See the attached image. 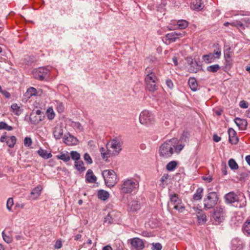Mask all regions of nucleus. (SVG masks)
<instances>
[{
    "label": "nucleus",
    "mask_w": 250,
    "mask_h": 250,
    "mask_svg": "<svg viewBox=\"0 0 250 250\" xmlns=\"http://www.w3.org/2000/svg\"><path fill=\"white\" fill-rule=\"evenodd\" d=\"M176 138H172L162 144L159 149L160 157L163 158L170 157L174 152V147L178 143Z\"/></svg>",
    "instance_id": "nucleus-1"
},
{
    "label": "nucleus",
    "mask_w": 250,
    "mask_h": 250,
    "mask_svg": "<svg viewBox=\"0 0 250 250\" xmlns=\"http://www.w3.org/2000/svg\"><path fill=\"white\" fill-rule=\"evenodd\" d=\"M138 187L139 184L136 180L132 179H127L123 182L121 190L124 193H130L136 191Z\"/></svg>",
    "instance_id": "nucleus-2"
},
{
    "label": "nucleus",
    "mask_w": 250,
    "mask_h": 250,
    "mask_svg": "<svg viewBox=\"0 0 250 250\" xmlns=\"http://www.w3.org/2000/svg\"><path fill=\"white\" fill-rule=\"evenodd\" d=\"M102 175L105 185L109 187H113L117 182V175L113 170H105L103 171Z\"/></svg>",
    "instance_id": "nucleus-3"
},
{
    "label": "nucleus",
    "mask_w": 250,
    "mask_h": 250,
    "mask_svg": "<svg viewBox=\"0 0 250 250\" xmlns=\"http://www.w3.org/2000/svg\"><path fill=\"white\" fill-rule=\"evenodd\" d=\"M218 197L215 192L208 193L207 198L204 200V209H208L213 208L217 203Z\"/></svg>",
    "instance_id": "nucleus-4"
},
{
    "label": "nucleus",
    "mask_w": 250,
    "mask_h": 250,
    "mask_svg": "<svg viewBox=\"0 0 250 250\" xmlns=\"http://www.w3.org/2000/svg\"><path fill=\"white\" fill-rule=\"evenodd\" d=\"M153 114L148 110H144L142 111L139 116V122L142 125H148L154 122Z\"/></svg>",
    "instance_id": "nucleus-5"
},
{
    "label": "nucleus",
    "mask_w": 250,
    "mask_h": 250,
    "mask_svg": "<svg viewBox=\"0 0 250 250\" xmlns=\"http://www.w3.org/2000/svg\"><path fill=\"white\" fill-rule=\"evenodd\" d=\"M122 143L118 140H113L107 144V148L111 155H117L122 150Z\"/></svg>",
    "instance_id": "nucleus-6"
},
{
    "label": "nucleus",
    "mask_w": 250,
    "mask_h": 250,
    "mask_svg": "<svg viewBox=\"0 0 250 250\" xmlns=\"http://www.w3.org/2000/svg\"><path fill=\"white\" fill-rule=\"evenodd\" d=\"M224 210L221 208H216L211 220L213 221V223L215 225H218L224 220Z\"/></svg>",
    "instance_id": "nucleus-7"
},
{
    "label": "nucleus",
    "mask_w": 250,
    "mask_h": 250,
    "mask_svg": "<svg viewBox=\"0 0 250 250\" xmlns=\"http://www.w3.org/2000/svg\"><path fill=\"white\" fill-rule=\"evenodd\" d=\"M49 69L46 67H40L33 72L34 77L39 80L43 81L48 76Z\"/></svg>",
    "instance_id": "nucleus-8"
},
{
    "label": "nucleus",
    "mask_w": 250,
    "mask_h": 250,
    "mask_svg": "<svg viewBox=\"0 0 250 250\" xmlns=\"http://www.w3.org/2000/svg\"><path fill=\"white\" fill-rule=\"evenodd\" d=\"M146 76L145 77V83L157 82L158 79L154 72L149 67H147L145 70Z\"/></svg>",
    "instance_id": "nucleus-9"
},
{
    "label": "nucleus",
    "mask_w": 250,
    "mask_h": 250,
    "mask_svg": "<svg viewBox=\"0 0 250 250\" xmlns=\"http://www.w3.org/2000/svg\"><path fill=\"white\" fill-rule=\"evenodd\" d=\"M130 244L136 250H141L145 247L143 240L137 237L131 239Z\"/></svg>",
    "instance_id": "nucleus-10"
},
{
    "label": "nucleus",
    "mask_w": 250,
    "mask_h": 250,
    "mask_svg": "<svg viewBox=\"0 0 250 250\" xmlns=\"http://www.w3.org/2000/svg\"><path fill=\"white\" fill-rule=\"evenodd\" d=\"M78 140L69 133L65 136L64 143L68 146L76 145L78 143Z\"/></svg>",
    "instance_id": "nucleus-11"
},
{
    "label": "nucleus",
    "mask_w": 250,
    "mask_h": 250,
    "mask_svg": "<svg viewBox=\"0 0 250 250\" xmlns=\"http://www.w3.org/2000/svg\"><path fill=\"white\" fill-rule=\"evenodd\" d=\"M86 182L89 183H94L97 180V177L94 175L91 169H88L85 175Z\"/></svg>",
    "instance_id": "nucleus-12"
},
{
    "label": "nucleus",
    "mask_w": 250,
    "mask_h": 250,
    "mask_svg": "<svg viewBox=\"0 0 250 250\" xmlns=\"http://www.w3.org/2000/svg\"><path fill=\"white\" fill-rule=\"evenodd\" d=\"M42 188L41 186H38L35 188L31 192V197L32 199L36 200L41 195Z\"/></svg>",
    "instance_id": "nucleus-13"
},
{
    "label": "nucleus",
    "mask_w": 250,
    "mask_h": 250,
    "mask_svg": "<svg viewBox=\"0 0 250 250\" xmlns=\"http://www.w3.org/2000/svg\"><path fill=\"white\" fill-rule=\"evenodd\" d=\"M235 124L239 127L240 130L245 129L247 122L245 120H242L238 118H235Z\"/></svg>",
    "instance_id": "nucleus-14"
},
{
    "label": "nucleus",
    "mask_w": 250,
    "mask_h": 250,
    "mask_svg": "<svg viewBox=\"0 0 250 250\" xmlns=\"http://www.w3.org/2000/svg\"><path fill=\"white\" fill-rule=\"evenodd\" d=\"M54 136L56 139H60L63 135V129L61 126H56L53 131Z\"/></svg>",
    "instance_id": "nucleus-15"
},
{
    "label": "nucleus",
    "mask_w": 250,
    "mask_h": 250,
    "mask_svg": "<svg viewBox=\"0 0 250 250\" xmlns=\"http://www.w3.org/2000/svg\"><path fill=\"white\" fill-rule=\"evenodd\" d=\"M226 203L228 204H232L234 203V192H230L226 194L225 196Z\"/></svg>",
    "instance_id": "nucleus-16"
},
{
    "label": "nucleus",
    "mask_w": 250,
    "mask_h": 250,
    "mask_svg": "<svg viewBox=\"0 0 250 250\" xmlns=\"http://www.w3.org/2000/svg\"><path fill=\"white\" fill-rule=\"evenodd\" d=\"M204 4L202 0H194L192 3V8L200 10L204 8Z\"/></svg>",
    "instance_id": "nucleus-17"
},
{
    "label": "nucleus",
    "mask_w": 250,
    "mask_h": 250,
    "mask_svg": "<svg viewBox=\"0 0 250 250\" xmlns=\"http://www.w3.org/2000/svg\"><path fill=\"white\" fill-rule=\"evenodd\" d=\"M116 212L114 211H111L109 212L104 218V222L105 223L108 224L113 223L115 220L114 216H115Z\"/></svg>",
    "instance_id": "nucleus-18"
},
{
    "label": "nucleus",
    "mask_w": 250,
    "mask_h": 250,
    "mask_svg": "<svg viewBox=\"0 0 250 250\" xmlns=\"http://www.w3.org/2000/svg\"><path fill=\"white\" fill-rule=\"evenodd\" d=\"M203 188H198L195 193L193 195V199L194 200L197 201L200 200L203 197Z\"/></svg>",
    "instance_id": "nucleus-19"
},
{
    "label": "nucleus",
    "mask_w": 250,
    "mask_h": 250,
    "mask_svg": "<svg viewBox=\"0 0 250 250\" xmlns=\"http://www.w3.org/2000/svg\"><path fill=\"white\" fill-rule=\"evenodd\" d=\"M37 153L41 157L46 159L51 158L52 156L51 153H48L46 150L42 148H40Z\"/></svg>",
    "instance_id": "nucleus-20"
},
{
    "label": "nucleus",
    "mask_w": 250,
    "mask_h": 250,
    "mask_svg": "<svg viewBox=\"0 0 250 250\" xmlns=\"http://www.w3.org/2000/svg\"><path fill=\"white\" fill-rule=\"evenodd\" d=\"M215 59H216V58L211 53L203 56V60L208 63L213 62Z\"/></svg>",
    "instance_id": "nucleus-21"
},
{
    "label": "nucleus",
    "mask_w": 250,
    "mask_h": 250,
    "mask_svg": "<svg viewBox=\"0 0 250 250\" xmlns=\"http://www.w3.org/2000/svg\"><path fill=\"white\" fill-rule=\"evenodd\" d=\"M157 82H154L146 83V88L150 92H154L156 91L158 88Z\"/></svg>",
    "instance_id": "nucleus-22"
},
{
    "label": "nucleus",
    "mask_w": 250,
    "mask_h": 250,
    "mask_svg": "<svg viewBox=\"0 0 250 250\" xmlns=\"http://www.w3.org/2000/svg\"><path fill=\"white\" fill-rule=\"evenodd\" d=\"M188 84L192 91H195L197 90L198 84L195 78H190L188 80Z\"/></svg>",
    "instance_id": "nucleus-23"
},
{
    "label": "nucleus",
    "mask_w": 250,
    "mask_h": 250,
    "mask_svg": "<svg viewBox=\"0 0 250 250\" xmlns=\"http://www.w3.org/2000/svg\"><path fill=\"white\" fill-rule=\"evenodd\" d=\"M98 196L101 200L105 201L109 198V193L104 190H100L98 192Z\"/></svg>",
    "instance_id": "nucleus-24"
},
{
    "label": "nucleus",
    "mask_w": 250,
    "mask_h": 250,
    "mask_svg": "<svg viewBox=\"0 0 250 250\" xmlns=\"http://www.w3.org/2000/svg\"><path fill=\"white\" fill-rule=\"evenodd\" d=\"M37 94V92L36 89L33 87H31L27 90L25 94V96L27 98L29 99L32 96H36Z\"/></svg>",
    "instance_id": "nucleus-25"
},
{
    "label": "nucleus",
    "mask_w": 250,
    "mask_h": 250,
    "mask_svg": "<svg viewBox=\"0 0 250 250\" xmlns=\"http://www.w3.org/2000/svg\"><path fill=\"white\" fill-rule=\"evenodd\" d=\"M17 139L15 136H12L9 137H7L6 143L8 146L10 148H13L16 143Z\"/></svg>",
    "instance_id": "nucleus-26"
},
{
    "label": "nucleus",
    "mask_w": 250,
    "mask_h": 250,
    "mask_svg": "<svg viewBox=\"0 0 250 250\" xmlns=\"http://www.w3.org/2000/svg\"><path fill=\"white\" fill-rule=\"evenodd\" d=\"M100 151L102 158L105 160L106 161H107V158L111 156L110 151L108 150V148H107V150H106L104 148L101 147Z\"/></svg>",
    "instance_id": "nucleus-27"
},
{
    "label": "nucleus",
    "mask_w": 250,
    "mask_h": 250,
    "mask_svg": "<svg viewBox=\"0 0 250 250\" xmlns=\"http://www.w3.org/2000/svg\"><path fill=\"white\" fill-rule=\"evenodd\" d=\"M244 247V242L242 240L235 238V250H243Z\"/></svg>",
    "instance_id": "nucleus-28"
},
{
    "label": "nucleus",
    "mask_w": 250,
    "mask_h": 250,
    "mask_svg": "<svg viewBox=\"0 0 250 250\" xmlns=\"http://www.w3.org/2000/svg\"><path fill=\"white\" fill-rule=\"evenodd\" d=\"M243 230L244 233L250 235V219H248L244 224Z\"/></svg>",
    "instance_id": "nucleus-29"
},
{
    "label": "nucleus",
    "mask_w": 250,
    "mask_h": 250,
    "mask_svg": "<svg viewBox=\"0 0 250 250\" xmlns=\"http://www.w3.org/2000/svg\"><path fill=\"white\" fill-rule=\"evenodd\" d=\"M75 167L78 171L81 172H83L85 170L83 162L80 160L75 161Z\"/></svg>",
    "instance_id": "nucleus-30"
},
{
    "label": "nucleus",
    "mask_w": 250,
    "mask_h": 250,
    "mask_svg": "<svg viewBox=\"0 0 250 250\" xmlns=\"http://www.w3.org/2000/svg\"><path fill=\"white\" fill-rule=\"evenodd\" d=\"M57 157L58 159L62 160L65 162H68L70 159V156L67 152L65 153L62 152L60 155H57Z\"/></svg>",
    "instance_id": "nucleus-31"
},
{
    "label": "nucleus",
    "mask_w": 250,
    "mask_h": 250,
    "mask_svg": "<svg viewBox=\"0 0 250 250\" xmlns=\"http://www.w3.org/2000/svg\"><path fill=\"white\" fill-rule=\"evenodd\" d=\"M130 208L133 211H136L140 209V205L139 204L137 201H132L129 205Z\"/></svg>",
    "instance_id": "nucleus-32"
},
{
    "label": "nucleus",
    "mask_w": 250,
    "mask_h": 250,
    "mask_svg": "<svg viewBox=\"0 0 250 250\" xmlns=\"http://www.w3.org/2000/svg\"><path fill=\"white\" fill-rule=\"evenodd\" d=\"M220 66L216 64L207 67V70L210 72L214 73L217 72L219 69H220Z\"/></svg>",
    "instance_id": "nucleus-33"
},
{
    "label": "nucleus",
    "mask_w": 250,
    "mask_h": 250,
    "mask_svg": "<svg viewBox=\"0 0 250 250\" xmlns=\"http://www.w3.org/2000/svg\"><path fill=\"white\" fill-rule=\"evenodd\" d=\"M170 203L174 205L179 204L181 202L180 200L179 199L178 195L174 194L170 195Z\"/></svg>",
    "instance_id": "nucleus-34"
},
{
    "label": "nucleus",
    "mask_w": 250,
    "mask_h": 250,
    "mask_svg": "<svg viewBox=\"0 0 250 250\" xmlns=\"http://www.w3.org/2000/svg\"><path fill=\"white\" fill-rule=\"evenodd\" d=\"M197 216L199 223L204 224L207 221V216L205 213L199 212H198Z\"/></svg>",
    "instance_id": "nucleus-35"
},
{
    "label": "nucleus",
    "mask_w": 250,
    "mask_h": 250,
    "mask_svg": "<svg viewBox=\"0 0 250 250\" xmlns=\"http://www.w3.org/2000/svg\"><path fill=\"white\" fill-rule=\"evenodd\" d=\"M177 25L179 29H185L188 26V23L186 20H179L177 21Z\"/></svg>",
    "instance_id": "nucleus-36"
},
{
    "label": "nucleus",
    "mask_w": 250,
    "mask_h": 250,
    "mask_svg": "<svg viewBox=\"0 0 250 250\" xmlns=\"http://www.w3.org/2000/svg\"><path fill=\"white\" fill-rule=\"evenodd\" d=\"M177 165V163L176 161H172L167 165L166 168L168 171H172L176 168Z\"/></svg>",
    "instance_id": "nucleus-37"
},
{
    "label": "nucleus",
    "mask_w": 250,
    "mask_h": 250,
    "mask_svg": "<svg viewBox=\"0 0 250 250\" xmlns=\"http://www.w3.org/2000/svg\"><path fill=\"white\" fill-rule=\"evenodd\" d=\"M2 238L3 240L7 243V244H10L13 241V237L11 235H6L4 232L3 231L1 233Z\"/></svg>",
    "instance_id": "nucleus-38"
},
{
    "label": "nucleus",
    "mask_w": 250,
    "mask_h": 250,
    "mask_svg": "<svg viewBox=\"0 0 250 250\" xmlns=\"http://www.w3.org/2000/svg\"><path fill=\"white\" fill-rule=\"evenodd\" d=\"M229 134V142L231 144H233V141L234 138V129L232 128H230L228 130Z\"/></svg>",
    "instance_id": "nucleus-39"
},
{
    "label": "nucleus",
    "mask_w": 250,
    "mask_h": 250,
    "mask_svg": "<svg viewBox=\"0 0 250 250\" xmlns=\"http://www.w3.org/2000/svg\"><path fill=\"white\" fill-rule=\"evenodd\" d=\"M34 115L35 113L33 112L30 115V120L33 124H37L41 121L42 119H41L40 117H36V116H34Z\"/></svg>",
    "instance_id": "nucleus-40"
},
{
    "label": "nucleus",
    "mask_w": 250,
    "mask_h": 250,
    "mask_svg": "<svg viewBox=\"0 0 250 250\" xmlns=\"http://www.w3.org/2000/svg\"><path fill=\"white\" fill-rule=\"evenodd\" d=\"M71 126H72L74 128L78 129L80 131H82L83 129V126L79 122H72Z\"/></svg>",
    "instance_id": "nucleus-41"
},
{
    "label": "nucleus",
    "mask_w": 250,
    "mask_h": 250,
    "mask_svg": "<svg viewBox=\"0 0 250 250\" xmlns=\"http://www.w3.org/2000/svg\"><path fill=\"white\" fill-rule=\"evenodd\" d=\"M230 47L227 46H225V49L224 50V57L227 62H229L228 59H230L232 56L231 53L230 52Z\"/></svg>",
    "instance_id": "nucleus-42"
},
{
    "label": "nucleus",
    "mask_w": 250,
    "mask_h": 250,
    "mask_svg": "<svg viewBox=\"0 0 250 250\" xmlns=\"http://www.w3.org/2000/svg\"><path fill=\"white\" fill-rule=\"evenodd\" d=\"M46 115L48 119L50 120H53L54 118L55 113L53 111V109L52 108L49 107L47 110Z\"/></svg>",
    "instance_id": "nucleus-43"
},
{
    "label": "nucleus",
    "mask_w": 250,
    "mask_h": 250,
    "mask_svg": "<svg viewBox=\"0 0 250 250\" xmlns=\"http://www.w3.org/2000/svg\"><path fill=\"white\" fill-rule=\"evenodd\" d=\"M11 107L16 115H19L21 114L20 108L17 104H12Z\"/></svg>",
    "instance_id": "nucleus-44"
},
{
    "label": "nucleus",
    "mask_w": 250,
    "mask_h": 250,
    "mask_svg": "<svg viewBox=\"0 0 250 250\" xmlns=\"http://www.w3.org/2000/svg\"><path fill=\"white\" fill-rule=\"evenodd\" d=\"M166 37V38L171 42H175L176 40L174 32L167 34Z\"/></svg>",
    "instance_id": "nucleus-45"
},
{
    "label": "nucleus",
    "mask_w": 250,
    "mask_h": 250,
    "mask_svg": "<svg viewBox=\"0 0 250 250\" xmlns=\"http://www.w3.org/2000/svg\"><path fill=\"white\" fill-rule=\"evenodd\" d=\"M70 156L71 158L75 161L79 160L80 158V154L75 151H72L70 152Z\"/></svg>",
    "instance_id": "nucleus-46"
},
{
    "label": "nucleus",
    "mask_w": 250,
    "mask_h": 250,
    "mask_svg": "<svg viewBox=\"0 0 250 250\" xmlns=\"http://www.w3.org/2000/svg\"><path fill=\"white\" fill-rule=\"evenodd\" d=\"M13 204H14V202H13V198H8L7 201L6 208H7V209L9 211H12L11 208H12V207L13 206Z\"/></svg>",
    "instance_id": "nucleus-47"
},
{
    "label": "nucleus",
    "mask_w": 250,
    "mask_h": 250,
    "mask_svg": "<svg viewBox=\"0 0 250 250\" xmlns=\"http://www.w3.org/2000/svg\"><path fill=\"white\" fill-rule=\"evenodd\" d=\"M211 53L213 55V56H214L216 59H219L220 58L221 55V50L220 48H218L216 49H215L213 52Z\"/></svg>",
    "instance_id": "nucleus-48"
},
{
    "label": "nucleus",
    "mask_w": 250,
    "mask_h": 250,
    "mask_svg": "<svg viewBox=\"0 0 250 250\" xmlns=\"http://www.w3.org/2000/svg\"><path fill=\"white\" fill-rule=\"evenodd\" d=\"M32 144V141L30 137H25L24 140V145L25 146H30Z\"/></svg>",
    "instance_id": "nucleus-49"
},
{
    "label": "nucleus",
    "mask_w": 250,
    "mask_h": 250,
    "mask_svg": "<svg viewBox=\"0 0 250 250\" xmlns=\"http://www.w3.org/2000/svg\"><path fill=\"white\" fill-rule=\"evenodd\" d=\"M57 109L59 113H62L64 111V107L62 103H57Z\"/></svg>",
    "instance_id": "nucleus-50"
},
{
    "label": "nucleus",
    "mask_w": 250,
    "mask_h": 250,
    "mask_svg": "<svg viewBox=\"0 0 250 250\" xmlns=\"http://www.w3.org/2000/svg\"><path fill=\"white\" fill-rule=\"evenodd\" d=\"M152 250H161L162 248V246L161 244L159 243H153L152 244Z\"/></svg>",
    "instance_id": "nucleus-51"
},
{
    "label": "nucleus",
    "mask_w": 250,
    "mask_h": 250,
    "mask_svg": "<svg viewBox=\"0 0 250 250\" xmlns=\"http://www.w3.org/2000/svg\"><path fill=\"white\" fill-rule=\"evenodd\" d=\"M84 161L88 164H91L92 163V159L91 158L90 155L86 153L84 155Z\"/></svg>",
    "instance_id": "nucleus-52"
},
{
    "label": "nucleus",
    "mask_w": 250,
    "mask_h": 250,
    "mask_svg": "<svg viewBox=\"0 0 250 250\" xmlns=\"http://www.w3.org/2000/svg\"><path fill=\"white\" fill-rule=\"evenodd\" d=\"M248 176V174L246 172L242 173L240 174V176L237 178L241 182L245 181L246 178Z\"/></svg>",
    "instance_id": "nucleus-53"
},
{
    "label": "nucleus",
    "mask_w": 250,
    "mask_h": 250,
    "mask_svg": "<svg viewBox=\"0 0 250 250\" xmlns=\"http://www.w3.org/2000/svg\"><path fill=\"white\" fill-rule=\"evenodd\" d=\"M173 208L178 210L179 212H182L185 208L184 207L180 204V203L179 204L175 205Z\"/></svg>",
    "instance_id": "nucleus-54"
},
{
    "label": "nucleus",
    "mask_w": 250,
    "mask_h": 250,
    "mask_svg": "<svg viewBox=\"0 0 250 250\" xmlns=\"http://www.w3.org/2000/svg\"><path fill=\"white\" fill-rule=\"evenodd\" d=\"M239 106L241 108H247L248 107V103L246 101L242 100L239 103Z\"/></svg>",
    "instance_id": "nucleus-55"
},
{
    "label": "nucleus",
    "mask_w": 250,
    "mask_h": 250,
    "mask_svg": "<svg viewBox=\"0 0 250 250\" xmlns=\"http://www.w3.org/2000/svg\"><path fill=\"white\" fill-rule=\"evenodd\" d=\"M183 147H184V146H183L182 145H177V144L175 145V146L174 147V150H175V151L176 152H179L181 150H182Z\"/></svg>",
    "instance_id": "nucleus-56"
},
{
    "label": "nucleus",
    "mask_w": 250,
    "mask_h": 250,
    "mask_svg": "<svg viewBox=\"0 0 250 250\" xmlns=\"http://www.w3.org/2000/svg\"><path fill=\"white\" fill-rule=\"evenodd\" d=\"M62 243L61 241L59 240H57L55 244V245H54L55 248L56 249H59L61 248H62Z\"/></svg>",
    "instance_id": "nucleus-57"
},
{
    "label": "nucleus",
    "mask_w": 250,
    "mask_h": 250,
    "mask_svg": "<svg viewBox=\"0 0 250 250\" xmlns=\"http://www.w3.org/2000/svg\"><path fill=\"white\" fill-rule=\"evenodd\" d=\"M229 166L231 169H234V159H230L229 160Z\"/></svg>",
    "instance_id": "nucleus-58"
},
{
    "label": "nucleus",
    "mask_w": 250,
    "mask_h": 250,
    "mask_svg": "<svg viewBox=\"0 0 250 250\" xmlns=\"http://www.w3.org/2000/svg\"><path fill=\"white\" fill-rule=\"evenodd\" d=\"M166 83L167 85V87L169 88H170V89L172 88V87L173 86V84L171 80H170V79L167 80Z\"/></svg>",
    "instance_id": "nucleus-59"
},
{
    "label": "nucleus",
    "mask_w": 250,
    "mask_h": 250,
    "mask_svg": "<svg viewBox=\"0 0 250 250\" xmlns=\"http://www.w3.org/2000/svg\"><path fill=\"white\" fill-rule=\"evenodd\" d=\"M174 33L176 37V39L179 38V37H182L185 35V32H183L182 33L174 32Z\"/></svg>",
    "instance_id": "nucleus-60"
},
{
    "label": "nucleus",
    "mask_w": 250,
    "mask_h": 250,
    "mask_svg": "<svg viewBox=\"0 0 250 250\" xmlns=\"http://www.w3.org/2000/svg\"><path fill=\"white\" fill-rule=\"evenodd\" d=\"M0 93H2L3 95L7 98H9L11 96L10 93L6 90L2 91V90H1V92Z\"/></svg>",
    "instance_id": "nucleus-61"
},
{
    "label": "nucleus",
    "mask_w": 250,
    "mask_h": 250,
    "mask_svg": "<svg viewBox=\"0 0 250 250\" xmlns=\"http://www.w3.org/2000/svg\"><path fill=\"white\" fill-rule=\"evenodd\" d=\"M222 166L223 167L222 169V173L224 175H226L227 174V170H226L227 166H226V163H222Z\"/></svg>",
    "instance_id": "nucleus-62"
},
{
    "label": "nucleus",
    "mask_w": 250,
    "mask_h": 250,
    "mask_svg": "<svg viewBox=\"0 0 250 250\" xmlns=\"http://www.w3.org/2000/svg\"><path fill=\"white\" fill-rule=\"evenodd\" d=\"M213 140L215 142H218L221 140V137L216 134H214L213 136Z\"/></svg>",
    "instance_id": "nucleus-63"
},
{
    "label": "nucleus",
    "mask_w": 250,
    "mask_h": 250,
    "mask_svg": "<svg viewBox=\"0 0 250 250\" xmlns=\"http://www.w3.org/2000/svg\"><path fill=\"white\" fill-rule=\"evenodd\" d=\"M7 124L3 122H0V129H5L7 127Z\"/></svg>",
    "instance_id": "nucleus-64"
}]
</instances>
